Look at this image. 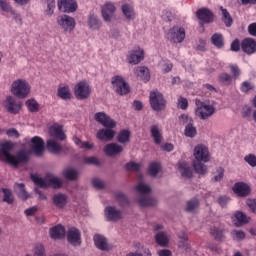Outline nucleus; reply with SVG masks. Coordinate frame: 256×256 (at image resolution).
<instances>
[{
  "label": "nucleus",
  "instance_id": "obj_1",
  "mask_svg": "<svg viewBox=\"0 0 256 256\" xmlns=\"http://www.w3.org/2000/svg\"><path fill=\"white\" fill-rule=\"evenodd\" d=\"M194 158L193 162L194 170L198 173V175H205L207 173V165L203 163H209L211 161V156L209 155V148L203 144H198L194 148ZM201 161L203 163H201Z\"/></svg>",
  "mask_w": 256,
  "mask_h": 256
},
{
  "label": "nucleus",
  "instance_id": "obj_2",
  "mask_svg": "<svg viewBox=\"0 0 256 256\" xmlns=\"http://www.w3.org/2000/svg\"><path fill=\"white\" fill-rule=\"evenodd\" d=\"M31 179L35 185L41 187V189H61L63 186V181L59 177H56L53 174H47L44 178H41L37 175H31Z\"/></svg>",
  "mask_w": 256,
  "mask_h": 256
},
{
  "label": "nucleus",
  "instance_id": "obj_3",
  "mask_svg": "<svg viewBox=\"0 0 256 256\" xmlns=\"http://www.w3.org/2000/svg\"><path fill=\"white\" fill-rule=\"evenodd\" d=\"M136 191L140 195H142L138 199V205H140V207H153V206L157 205L156 199L147 196V195H149V193H151V186H149L143 182H140L136 186Z\"/></svg>",
  "mask_w": 256,
  "mask_h": 256
},
{
  "label": "nucleus",
  "instance_id": "obj_4",
  "mask_svg": "<svg viewBox=\"0 0 256 256\" xmlns=\"http://www.w3.org/2000/svg\"><path fill=\"white\" fill-rule=\"evenodd\" d=\"M11 93L18 99H27L29 93H31V85L25 79H17L12 82Z\"/></svg>",
  "mask_w": 256,
  "mask_h": 256
},
{
  "label": "nucleus",
  "instance_id": "obj_5",
  "mask_svg": "<svg viewBox=\"0 0 256 256\" xmlns=\"http://www.w3.org/2000/svg\"><path fill=\"white\" fill-rule=\"evenodd\" d=\"M195 115L202 121H205V119H209V117L215 115V107L211 104L202 102L201 100H196Z\"/></svg>",
  "mask_w": 256,
  "mask_h": 256
},
{
  "label": "nucleus",
  "instance_id": "obj_6",
  "mask_svg": "<svg viewBox=\"0 0 256 256\" xmlns=\"http://www.w3.org/2000/svg\"><path fill=\"white\" fill-rule=\"evenodd\" d=\"M149 99L153 111H163L167 105V101H165L163 94L157 90L150 92Z\"/></svg>",
  "mask_w": 256,
  "mask_h": 256
},
{
  "label": "nucleus",
  "instance_id": "obj_7",
  "mask_svg": "<svg viewBox=\"0 0 256 256\" xmlns=\"http://www.w3.org/2000/svg\"><path fill=\"white\" fill-rule=\"evenodd\" d=\"M74 95L78 101H85L91 96V86L85 82L80 81L74 87Z\"/></svg>",
  "mask_w": 256,
  "mask_h": 256
},
{
  "label": "nucleus",
  "instance_id": "obj_8",
  "mask_svg": "<svg viewBox=\"0 0 256 256\" xmlns=\"http://www.w3.org/2000/svg\"><path fill=\"white\" fill-rule=\"evenodd\" d=\"M111 83L118 95H127L131 91L129 84L125 82L122 76H114Z\"/></svg>",
  "mask_w": 256,
  "mask_h": 256
},
{
  "label": "nucleus",
  "instance_id": "obj_9",
  "mask_svg": "<svg viewBox=\"0 0 256 256\" xmlns=\"http://www.w3.org/2000/svg\"><path fill=\"white\" fill-rule=\"evenodd\" d=\"M56 21L59 27L64 29L65 33H71L75 29V25H77L75 18L69 15H60Z\"/></svg>",
  "mask_w": 256,
  "mask_h": 256
},
{
  "label": "nucleus",
  "instance_id": "obj_10",
  "mask_svg": "<svg viewBox=\"0 0 256 256\" xmlns=\"http://www.w3.org/2000/svg\"><path fill=\"white\" fill-rule=\"evenodd\" d=\"M94 119L97 123H100L103 127H107L108 129H115L117 127V122L113 120L107 113L98 112L94 114Z\"/></svg>",
  "mask_w": 256,
  "mask_h": 256
},
{
  "label": "nucleus",
  "instance_id": "obj_11",
  "mask_svg": "<svg viewBox=\"0 0 256 256\" xmlns=\"http://www.w3.org/2000/svg\"><path fill=\"white\" fill-rule=\"evenodd\" d=\"M31 142V150L36 157H43V153H45V141L43 138L39 136H34L30 140Z\"/></svg>",
  "mask_w": 256,
  "mask_h": 256
},
{
  "label": "nucleus",
  "instance_id": "obj_12",
  "mask_svg": "<svg viewBox=\"0 0 256 256\" xmlns=\"http://www.w3.org/2000/svg\"><path fill=\"white\" fill-rule=\"evenodd\" d=\"M196 17L200 21V25L213 23L215 21V14L209 8H200L196 11Z\"/></svg>",
  "mask_w": 256,
  "mask_h": 256
},
{
  "label": "nucleus",
  "instance_id": "obj_13",
  "mask_svg": "<svg viewBox=\"0 0 256 256\" xmlns=\"http://www.w3.org/2000/svg\"><path fill=\"white\" fill-rule=\"evenodd\" d=\"M171 43H183L185 41V28L173 27L168 32Z\"/></svg>",
  "mask_w": 256,
  "mask_h": 256
},
{
  "label": "nucleus",
  "instance_id": "obj_14",
  "mask_svg": "<svg viewBox=\"0 0 256 256\" xmlns=\"http://www.w3.org/2000/svg\"><path fill=\"white\" fill-rule=\"evenodd\" d=\"M21 107H23V104L21 103V101L15 99L13 96H8L6 98L5 108L7 109L8 113L17 115V113L21 111Z\"/></svg>",
  "mask_w": 256,
  "mask_h": 256
},
{
  "label": "nucleus",
  "instance_id": "obj_15",
  "mask_svg": "<svg viewBox=\"0 0 256 256\" xmlns=\"http://www.w3.org/2000/svg\"><path fill=\"white\" fill-rule=\"evenodd\" d=\"M233 193L238 197H249L251 194V187L245 182H237L232 187Z\"/></svg>",
  "mask_w": 256,
  "mask_h": 256
},
{
  "label": "nucleus",
  "instance_id": "obj_16",
  "mask_svg": "<svg viewBox=\"0 0 256 256\" xmlns=\"http://www.w3.org/2000/svg\"><path fill=\"white\" fill-rule=\"evenodd\" d=\"M58 9L62 13H75L77 11V2L75 0H58Z\"/></svg>",
  "mask_w": 256,
  "mask_h": 256
},
{
  "label": "nucleus",
  "instance_id": "obj_17",
  "mask_svg": "<svg viewBox=\"0 0 256 256\" xmlns=\"http://www.w3.org/2000/svg\"><path fill=\"white\" fill-rule=\"evenodd\" d=\"M116 11L117 7H115V4L113 2H106L101 8V13L104 21L109 23Z\"/></svg>",
  "mask_w": 256,
  "mask_h": 256
},
{
  "label": "nucleus",
  "instance_id": "obj_18",
  "mask_svg": "<svg viewBox=\"0 0 256 256\" xmlns=\"http://www.w3.org/2000/svg\"><path fill=\"white\" fill-rule=\"evenodd\" d=\"M143 59H145V52L140 47H137L131 51L128 61L131 65H139Z\"/></svg>",
  "mask_w": 256,
  "mask_h": 256
},
{
  "label": "nucleus",
  "instance_id": "obj_19",
  "mask_svg": "<svg viewBox=\"0 0 256 256\" xmlns=\"http://www.w3.org/2000/svg\"><path fill=\"white\" fill-rule=\"evenodd\" d=\"M0 149L3 157H5L6 163H15V155L11 154V150L13 149V143L4 142L0 145Z\"/></svg>",
  "mask_w": 256,
  "mask_h": 256
},
{
  "label": "nucleus",
  "instance_id": "obj_20",
  "mask_svg": "<svg viewBox=\"0 0 256 256\" xmlns=\"http://www.w3.org/2000/svg\"><path fill=\"white\" fill-rule=\"evenodd\" d=\"M241 49L247 55H253L256 52V41L253 38H245L241 42Z\"/></svg>",
  "mask_w": 256,
  "mask_h": 256
},
{
  "label": "nucleus",
  "instance_id": "obj_21",
  "mask_svg": "<svg viewBox=\"0 0 256 256\" xmlns=\"http://www.w3.org/2000/svg\"><path fill=\"white\" fill-rule=\"evenodd\" d=\"M105 215L107 221H119V219H123V212L113 206H107L105 208Z\"/></svg>",
  "mask_w": 256,
  "mask_h": 256
},
{
  "label": "nucleus",
  "instance_id": "obj_22",
  "mask_svg": "<svg viewBox=\"0 0 256 256\" xmlns=\"http://www.w3.org/2000/svg\"><path fill=\"white\" fill-rule=\"evenodd\" d=\"M97 139L99 141H113L115 137V130L113 128H102L96 134Z\"/></svg>",
  "mask_w": 256,
  "mask_h": 256
},
{
  "label": "nucleus",
  "instance_id": "obj_23",
  "mask_svg": "<svg viewBox=\"0 0 256 256\" xmlns=\"http://www.w3.org/2000/svg\"><path fill=\"white\" fill-rule=\"evenodd\" d=\"M67 241L71 245H81V232L77 228H70L67 233Z\"/></svg>",
  "mask_w": 256,
  "mask_h": 256
},
{
  "label": "nucleus",
  "instance_id": "obj_24",
  "mask_svg": "<svg viewBox=\"0 0 256 256\" xmlns=\"http://www.w3.org/2000/svg\"><path fill=\"white\" fill-rule=\"evenodd\" d=\"M104 153L108 157H115V155H119L123 153V146L117 143H110L104 147Z\"/></svg>",
  "mask_w": 256,
  "mask_h": 256
},
{
  "label": "nucleus",
  "instance_id": "obj_25",
  "mask_svg": "<svg viewBox=\"0 0 256 256\" xmlns=\"http://www.w3.org/2000/svg\"><path fill=\"white\" fill-rule=\"evenodd\" d=\"M87 25L89 29H92V31H99V29H101L103 25V22H101L99 16L95 14H90L88 16Z\"/></svg>",
  "mask_w": 256,
  "mask_h": 256
},
{
  "label": "nucleus",
  "instance_id": "obj_26",
  "mask_svg": "<svg viewBox=\"0 0 256 256\" xmlns=\"http://www.w3.org/2000/svg\"><path fill=\"white\" fill-rule=\"evenodd\" d=\"M233 221L236 227H241L243 225H247V223L251 221V217L247 216V214L243 213L242 211H237L234 214Z\"/></svg>",
  "mask_w": 256,
  "mask_h": 256
},
{
  "label": "nucleus",
  "instance_id": "obj_27",
  "mask_svg": "<svg viewBox=\"0 0 256 256\" xmlns=\"http://www.w3.org/2000/svg\"><path fill=\"white\" fill-rule=\"evenodd\" d=\"M93 239L97 249H100V251H109V244L107 243V238H105V236L96 234Z\"/></svg>",
  "mask_w": 256,
  "mask_h": 256
},
{
  "label": "nucleus",
  "instance_id": "obj_28",
  "mask_svg": "<svg viewBox=\"0 0 256 256\" xmlns=\"http://www.w3.org/2000/svg\"><path fill=\"white\" fill-rule=\"evenodd\" d=\"M134 73L137 75V77H140V79L145 83L151 80V74L149 73V68L145 66H137L134 69Z\"/></svg>",
  "mask_w": 256,
  "mask_h": 256
},
{
  "label": "nucleus",
  "instance_id": "obj_29",
  "mask_svg": "<svg viewBox=\"0 0 256 256\" xmlns=\"http://www.w3.org/2000/svg\"><path fill=\"white\" fill-rule=\"evenodd\" d=\"M178 169L182 177H185V179H191V177H193V169L191 168V166H189V163L179 162Z\"/></svg>",
  "mask_w": 256,
  "mask_h": 256
},
{
  "label": "nucleus",
  "instance_id": "obj_30",
  "mask_svg": "<svg viewBox=\"0 0 256 256\" xmlns=\"http://www.w3.org/2000/svg\"><path fill=\"white\" fill-rule=\"evenodd\" d=\"M46 148L53 155H59L63 151V146L53 139L47 140Z\"/></svg>",
  "mask_w": 256,
  "mask_h": 256
},
{
  "label": "nucleus",
  "instance_id": "obj_31",
  "mask_svg": "<svg viewBox=\"0 0 256 256\" xmlns=\"http://www.w3.org/2000/svg\"><path fill=\"white\" fill-rule=\"evenodd\" d=\"M122 13L127 19V21H134L137 14L135 13V8L131 4H124L122 5Z\"/></svg>",
  "mask_w": 256,
  "mask_h": 256
},
{
  "label": "nucleus",
  "instance_id": "obj_32",
  "mask_svg": "<svg viewBox=\"0 0 256 256\" xmlns=\"http://www.w3.org/2000/svg\"><path fill=\"white\" fill-rule=\"evenodd\" d=\"M52 201L57 209H65V206L67 205V195L62 193L55 194Z\"/></svg>",
  "mask_w": 256,
  "mask_h": 256
},
{
  "label": "nucleus",
  "instance_id": "obj_33",
  "mask_svg": "<svg viewBox=\"0 0 256 256\" xmlns=\"http://www.w3.org/2000/svg\"><path fill=\"white\" fill-rule=\"evenodd\" d=\"M151 137L154 139V143L156 145H161L163 141V134L161 133V129H159V125H152L150 127Z\"/></svg>",
  "mask_w": 256,
  "mask_h": 256
},
{
  "label": "nucleus",
  "instance_id": "obj_34",
  "mask_svg": "<svg viewBox=\"0 0 256 256\" xmlns=\"http://www.w3.org/2000/svg\"><path fill=\"white\" fill-rule=\"evenodd\" d=\"M50 237L51 239H63L65 237V227L62 225H56L50 228Z\"/></svg>",
  "mask_w": 256,
  "mask_h": 256
},
{
  "label": "nucleus",
  "instance_id": "obj_35",
  "mask_svg": "<svg viewBox=\"0 0 256 256\" xmlns=\"http://www.w3.org/2000/svg\"><path fill=\"white\" fill-rule=\"evenodd\" d=\"M29 161V155L23 150L19 151L16 156H14V162H8L13 167H19V163H27Z\"/></svg>",
  "mask_w": 256,
  "mask_h": 256
},
{
  "label": "nucleus",
  "instance_id": "obj_36",
  "mask_svg": "<svg viewBox=\"0 0 256 256\" xmlns=\"http://www.w3.org/2000/svg\"><path fill=\"white\" fill-rule=\"evenodd\" d=\"M14 191L18 195L19 199H22L23 201H27L29 198V193L25 189V184L23 183H15Z\"/></svg>",
  "mask_w": 256,
  "mask_h": 256
},
{
  "label": "nucleus",
  "instance_id": "obj_37",
  "mask_svg": "<svg viewBox=\"0 0 256 256\" xmlns=\"http://www.w3.org/2000/svg\"><path fill=\"white\" fill-rule=\"evenodd\" d=\"M211 43L216 47V49H223L225 47V38L221 33H214L211 36Z\"/></svg>",
  "mask_w": 256,
  "mask_h": 256
},
{
  "label": "nucleus",
  "instance_id": "obj_38",
  "mask_svg": "<svg viewBox=\"0 0 256 256\" xmlns=\"http://www.w3.org/2000/svg\"><path fill=\"white\" fill-rule=\"evenodd\" d=\"M155 242L159 247H168L169 246V236L166 232H158L155 235Z\"/></svg>",
  "mask_w": 256,
  "mask_h": 256
},
{
  "label": "nucleus",
  "instance_id": "obj_39",
  "mask_svg": "<svg viewBox=\"0 0 256 256\" xmlns=\"http://www.w3.org/2000/svg\"><path fill=\"white\" fill-rule=\"evenodd\" d=\"M117 141L118 143H121L122 145H126V143L131 142V131L127 129L121 130L117 135Z\"/></svg>",
  "mask_w": 256,
  "mask_h": 256
},
{
  "label": "nucleus",
  "instance_id": "obj_40",
  "mask_svg": "<svg viewBox=\"0 0 256 256\" xmlns=\"http://www.w3.org/2000/svg\"><path fill=\"white\" fill-rule=\"evenodd\" d=\"M212 237H214L215 241H224L225 239V228L223 227H213L210 230Z\"/></svg>",
  "mask_w": 256,
  "mask_h": 256
},
{
  "label": "nucleus",
  "instance_id": "obj_41",
  "mask_svg": "<svg viewBox=\"0 0 256 256\" xmlns=\"http://www.w3.org/2000/svg\"><path fill=\"white\" fill-rule=\"evenodd\" d=\"M57 95L60 99H63L64 101H69V99L73 97V95L71 94V89H69V86L59 87Z\"/></svg>",
  "mask_w": 256,
  "mask_h": 256
},
{
  "label": "nucleus",
  "instance_id": "obj_42",
  "mask_svg": "<svg viewBox=\"0 0 256 256\" xmlns=\"http://www.w3.org/2000/svg\"><path fill=\"white\" fill-rule=\"evenodd\" d=\"M50 134L52 137H56V139H60V141H65L66 135L65 132H63L62 126H54L50 129Z\"/></svg>",
  "mask_w": 256,
  "mask_h": 256
},
{
  "label": "nucleus",
  "instance_id": "obj_43",
  "mask_svg": "<svg viewBox=\"0 0 256 256\" xmlns=\"http://www.w3.org/2000/svg\"><path fill=\"white\" fill-rule=\"evenodd\" d=\"M220 11H222V21L226 27H231L233 25V18L227 9L220 7Z\"/></svg>",
  "mask_w": 256,
  "mask_h": 256
},
{
  "label": "nucleus",
  "instance_id": "obj_44",
  "mask_svg": "<svg viewBox=\"0 0 256 256\" xmlns=\"http://www.w3.org/2000/svg\"><path fill=\"white\" fill-rule=\"evenodd\" d=\"M3 193V201L4 203H8V205H12V203L15 201V198L13 197V192L8 188H2Z\"/></svg>",
  "mask_w": 256,
  "mask_h": 256
},
{
  "label": "nucleus",
  "instance_id": "obj_45",
  "mask_svg": "<svg viewBox=\"0 0 256 256\" xmlns=\"http://www.w3.org/2000/svg\"><path fill=\"white\" fill-rule=\"evenodd\" d=\"M184 135L190 137V139H193L197 135V127L193 126V122L186 125Z\"/></svg>",
  "mask_w": 256,
  "mask_h": 256
},
{
  "label": "nucleus",
  "instance_id": "obj_46",
  "mask_svg": "<svg viewBox=\"0 0 256 256\" xmlns=\"http://www.w3.org/2000/svg\"><path fill=\"white\" fill-rule=\"evenodd\" d=\"M160 171H161V164H159L158 162L150 163L148 167V173L149 175H151V177H157Z\"/></svg>",
  "mask_w": 256,
  "mask_h": 256
},
{
  "label": "nucleus",
  "instance_id": "obj_47",
  "mask_svg": "<svg viewBox=\"0 0 256 256\" xmlns=\"http://www.w3.org/2000/svg\"><path fill=\"white\" fill-rule=\"evenodd\" d=\"M63 175L68 181H75L77 180V177H79V174L76 172V170L71 168L65 169L63 171Z\"/></svg>",
  "mask_w": 256,
  "mask_h": 256
},
{
  "label": "nucleus",
  "instance_id": "obj_48",
  "mask_svg": "<svg viewBox=\"0 0 256 256\" xmlns=\"http://www.w3.org/2000/svg\"><path fill=\"white\" fill-rule=\"evenodd\" d=\"M234 78L231 77V74H228L227 72H223L219 75L218 81L222 83L223 85H231L233 83Z\"/></svg>",
  "mask_w": 256,
  "mask_h": 256
},
{
  "label": "nucleus",
  "instance_id": "obj_49",
  "mask_svg": "<svg viewBox=\"0 0 256 256\" xmlns=\"http://www.w3.org/2000/svg\"><path fill=\"white\" fill-rule=\"evenodd\" d=\"M26 107L30 113H37L39 111V103L35 99H29L26 101Z\"/></svg>",
  "mask_w": 256,
  "mask_h": 256
},
{
  "label": "nucleus",
  "instance_id": "obj_50",
  "mask_svg": "<svg viewBox=\"0 0 256 256\" xmlns=\"http://www.w3.org/2000/svg\"><path fill=\"white\" fill-rule=\"evenodd\" d=\"M229 69L231 73L230 77L234 78V81H236V79H239V77L241 76V69L239 68V66H237V64H230Z\"/></svg>",
  "mask_w": 256,
  "mask_h": 256
},
{
  "label": "nucleus",
  "instance_id": "obj_51",
  "mask_svg": "<svg viewBox=\"0 0 256 256\" xmlns=\"http://www.w3.org/2000/svg\"><path fill=\"white\" fill-rule=\"evenodd\" d=\"M33 255L34 256H46L45 246L41 243L35 244L33 248Z\"/></svg>",
  "mask_w": 256,
  "mask_h": 256
},
{
  "label": "nucleus",
  "instance_id": "obj_52",
  "mask_svg": "<svg viewBox=\"0 0 256 256\" xmlns=\"http://www.w3.org/2000/svg\"><path fill=\"white\" fill-rule=\"evenodd\" d=\"M230 235L234 241H243L245 239V232L243 230H232Z\"/></svg>",
  "mask_w": 256,
  "mask_h": 256
},
{
  "label": "nucleus",
  "instance_id": "obj_53",
  "mask_svg": "<svg viewBox=\"0 0 256 256\" xmlns=\"http://www.w3.org/2000/svg\"><path fill=\"white\" fill-rule=\"evenodd\" d=\"M116 200L119 202L121 207H127V205H129V199L123 193L116 194Z\"/></svg>",
  "mask_w": 256,
  "mask_h": 256
},
{
  "label": "nucleus",
  "instance_id": "obj_54",
  "mask_svg": "<svg viewBox=\"0 0 256 256\" xmlns=\"http://www.w3.org/2000/svg\"><path fill=\"white\" fill-rule=\"evenodd\" d=\"M197 207H199L198 199L189 200L186 204V211H188V213H191V211H195V209H197Z\"/></svg>",
  "mask_w": 256,
  "mask_h": 256
},
{
  "label": "nucleus",
  "instance_id": "obj_55",
  "mask_svg": "<svg viewBox=\"0 0 256 256\" xmlns=\"http://www.w3.org/2000/svg\"><path fill=\"white\" fill-rule=\"evenodd\" d=\"M253 89H255V86L249 81H244L240 87V91H242V93H249V91H253Z\"/></svg>",
  "mask_w": 256,
  "mask_h": 256
},
{
  "label": "nucleus",
  "instance_id": "obj_56",
  "mask_svg": "<svg viewBox=\"0 0 256 256\" xmlns=\"http://www.w3.org/2000/svg\"><path fill=\"white\" fill-rule=\"evenodd\" d=\"M47 8L45 10L46 15H53L55 13V0H47Z\"/></svg>",
  "mask_w": 256,
  "mask_h": 256
},
{
  "label": "nucleus",
  "instance_id": "obj_57",
  "mask_svg": "<svg viewBox=\"0 0 256 256\" xmlns=\"http://www.w3.org/2000/svg\"><path fill=\"white\" fill-rule=\"evenodd\" d=\"M126 171H141V164L135 162H129L125 165Z\"/></svg>",
  "mask_w": 256,
  "mask_h": 256
},
{
  "label": "nucleus",
  "instance_id": "obj_58",
  "mask_svg": "<svg viewBox=\"0 0 256 256\" xmlns=\"http://www.w3.org/2000/svg\"><path fill=\"white\" fill-rule=\"evenodd\" d=\"M0 9L5 13H13V7L6 0H0Z\"/></svg>",
  "mask_w": 256,
  "mask_h": 256
},
{
  "label": "nucleus",
  "instance_id": "obj_59",
  "mask_svg": "<svg viewBox=\"0 0 256 256\" xmlns=\"http://www.w3.org/2000/svg\"><path fill=\"white\" fill-rule=\"evenodd\" d=\"M244 161L250 165V167H256V156L254 154H248L244 157Z\"/></svg>",
  "mask_w": 256,
  "mask_h": 256
},
{
  "label": "nucleus",
  "instance_id": "obj_60",
  "mask_svg": "<svg viewBox=\"0 0 256 256\" xmlns=\"http://www.w3.org/2000/svg\"><path fill=\"white\" fill-rule=\"evenodd\" d=\"M251 116H253V108L244 106L242 109V117H244V119H250Z\"/></svg>",
  "mask_w": 256,
  "mask_h": 256
},
{
  "label": "nucleus",
  "instance_id": "obj_61",
  "mask_svg": "<svg viewBox=\"0 0 256 256\" xmlns=\"http://www.w3.org/2000/svg\"><path fill=\"white\" fill-rule=\"evenodd\" d=\"M225 176V169H223L222 167H219L217 169V175L214 176V178L212 179V181H214L215 183L221 181L223 179V177Z\"/></svg>",
  "mask_w": 256,
  "mask_h": 256
},
{
  "label": "nucleus",
  "instance_id": "obj_62",
  "mask_svg": "<svg viewBox=\"0 0 256 256\" xmlns=\"http://www.w3.org/2000/svg\"><path fill=\"white\" fill-rule=\"evenodd\" d=\"M92 185L95 189H105V183H103L99 178H94L92 180Z\"/></svg>",
  "mask_w": 256,
  "mask_h": 256
},
{
  "label": "nucleus",
  "instance_id": "obj_63",
  "mask_svg": "<svg viewBox=\"0 0 256 256\" xmlns=\"http://www.w3.org/2000/svg\"><path fill=\"white\" fill-rule=\"evenodd\" d=\"M178 105H179L180 109L185 111L187 109V107H189V101H187L186 98L180 97L178 99Z\"/></svg>",
  "mask_w": 256,
  "mask_h": 256
},
{
  "label": "nucleus",
  "instance_id": "obj_64",
  "mask_svg": "<svg viewBox=\"0 0 256 256\" xmlns=\"http://www.w3.org/2000/svg\"><path fill=\"white\" fill-rule=\"evenodd\" d=\"M246 205L252 211V213H256V199H248L246 201Z\"/></svg>",
  "mask_w": 256,
  "mask_h": 256
}]
</instances>
